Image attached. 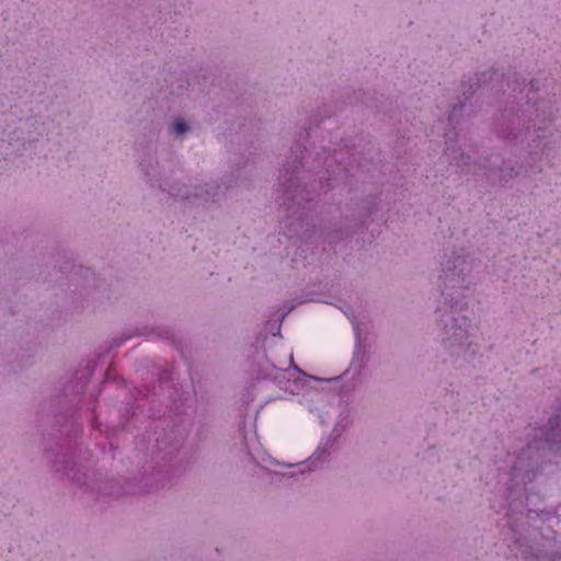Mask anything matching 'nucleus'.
I'll return each instance as SVG.
<instances>
[{
	"label": "nucleus",
	"instance_id": "f257e3e1",
	"mask_svg": "<svg viewBox=\"0 0 561 561\" xmlns=\"http://www.w3.org/2000/svg\"><path fill=\"white\" fill-rule=\"evenodd\" d=\"M58 428H53L44 438V453L55 472L60 473L87 490L110 496L136 495L162 489L174 474L173 460L180 450L179 440L171 442L164 434L157 437L150 462L144 468L140 479L110 481L92 479L90 468L75 460V449L80 428L73 419L57 416Z\"/></svg>",
	"mask_w": 561,
	"mask_h": 561
},
{
	"label": "nucleus",
	"instance_id": "f03ea898",
	"mask_svg": "<svg viewBox=\"0 0 561 561\" xmlns=\"http://www.w3.org/2000/svg\"><path fill=\"white\" fill-rule=\"evenodd\" d=\"M306 147L296 144L290 156L287 157L280 181L284 186V206L288 213L285 219V228L289 238H298L306 243H327L330 247L345 240L352 231L342 221H328L320 228L310 222L309 205L314 196L323 188L324 175L319 181L313 179L316 169L330 167L332 159L328 156L323 161L316 159L317 165L305 169Z\"/></svg>",
	"mask_w": 561,
	"mask_h": 561
},
{
	"label": "nucleus",
	"instance_id": "7ed1b4c3",
	"mask_svg": "<svg viewBox=\"0 0 561 561\" xmlns=\"http://www.w3.org/2000/svg\"><path fill=\"white\" fill-rule=\"evenodd\" d=\"M537 81L526 79L518 73H513L506 85L512 88L513 100L507 101L493 116L492 130L494 135L506 145L523 144L530 135L534 128L535 137L528 144V158L526 163L529 168L541 159L546 145H542L541 138L545 136V128L535 127L536 121H551L554 115V107L550 101L536 99L530 93H535Z\"/></svg>",
	"mask_w": 561,
	"mask_h": 561
},
{
	"label": "nucleus",
	"instance_id": "20e7f679",
	"mask_svg": "<svg viewBox=\"0 0 561 561\" xmlns=\"http://www.w3.org/2000/svg\"><path fill=\"white\" fill-rule=\"evenodd\" d=\"M444 300L436 308L437 324L442 330V342L451 354L459 356L471 344L468 342L471 319L463 312L467 310L465 295L459 291H442Z\"/></svg>",
	"mask_w": 561,
	"mask_h": 561
},
{
	"label": "nucleus",
	"instance_id": "39448f33",
	"mask_svg": "<svg viewBox=\"0 0 561 561\" xmlns=\"http://www.w3.org/2000/svg\"><path fill=\"white\" fill-rule=\"evenodd\" d=\"M472 268L473 260L466 250L461 249L444 253L440 260L439 274L442 285L444 286L442 291L448 293L447 289L449 288H466V282Z\"/></svg>",
	"mask_w": 561,
	"mask_h": 561
},
{
	"label": "nucleus",
	"instance_id": "423d86ee",
	"mask_svg": "<svg viewBox=\"0 0 561 561\" xmlns=\"http://www.w3.org/2000/svg\"><path fill=\"white\" fill-rule=\"evenodd\" d=\"M160 187L170 195L188 202H214L222 193L220 185L215 182L196 185L192 188L185 184L169 185L168 183L160 184Z\"/></svg>",
	"mask_w": 561,
	"mask_h": 561
},
{
	"label": "nucleus",
	"instance_id": "0eeeda50",
	"mask_svg": "<svg viewBox=\"0 0 561 561\" xmlns=\"http://www.w3.org/2000/svg\"><path fill=\"white\" fill-rule=\"evenodd\" d=\"M480 168L488 178L499 174V184L504 186L518 176L519 170L510 160H503L497 156H489L483 158Z\"/></svg>",
	"mask_w": 561,
	"mask_h": 561
},
{
	"label": "nucleus",
	"instance_id": "6e6552de",
	"mask_svg": "<svg viewBox=\"0 0 561 561\" xmlns=\"http://www.w3.org/2000/svg\"><path fill=\"white\" fill-rule=\"evenodd\" d=\"M503 73H500L496 69L491 68L481 72L480 75H477L474 82H463L461 88L465 102L470 100L479 89L486 87H490V90L494 91L495 93H504L505 91L503 90Z\"/></svg>",
	"mask_w": 561,
	"mask_h": 561
},
{
	"label": "nucleus",
	"instance_id": "1a4fd4ad",
	"mask_svg": "<svg viewBox=\"0 0 561 561\" xmlns=\"http://www.w3.org/2000/svg\"><path fill=\"white\" fill-rule=\"evenodd\" d=\"M96 362L94 359L88 360L83 367H80L73 378L65 387V396L71 397L69 400L72 403L81 401L87 385L94 373Z\"/></svg>",
	"mask_w": 561,
	"mask_h": 561
},
{
	"label": "nucleus",
	"instance_id": "9d476101",
	"mask_svg": "<svg viewBox=\"0 0 561 561\" xmlns=\"http://www.w3.org/2000/svg\"><path fill=\"white\" fill-rule=\"evenodd\" d=\"M445 137L447 145L445 153L447 154L449 163L451 165L457 167L458 169L461 170V172L466 174H477L478 170H482L480 168L481 162H472V159L469 154L465 153L460 149L455 148L451 145H448L449 134H446Z\"/></svg>",
	"mask_w": 561,
	"mask_h": 561
},
{
	"label": "nucleus",
	"instance_id": "9b49d317",
	"mask_svg": "<svg viewBox=\"0 0 561 561\" xmlns=\"http://www.w3.org/2000/svg\"><path fill=\"white\" fill-rule=\"evenodd\" d=\"M137 335H144V336L157 335L162 339H172L173 337V333L169 329L149 328V327L136 328L133 331L123 332L119 336L113 339L110 347L106 350V353H110L111 350H113L114 347H118L125 341L129 340L133 336H137Z\"/></svg>",
	"mask_w": 561,
	"mask_h": 561
},
{
	"label": "nucleus",
	"instance_id": "f8f14e48",
	"mask_svg": "<svg viewBox=\"0 0 561 561\" xmlns=\"http://www.w3.org/2000/svg\"><path fill=\"white\" fill-rule=\"evenodd\" d=\"M561 423L560 415H556L554 417L549 419L548 421V428L545 432V439L552 445H556L557 450H561V439H557V437L560 435L558 433V428Z\"/></svg>",
	"mask_w": 561,
	"mask_h": 561
},
{
	"label": "nucleus",
	"instance_id": "ddd939ff",
	"mask_svg": "<svg viewBox=\"0 0 561 561\" xmlns=\"http://www.w3.org/2000/svg\"><path fill=\"white\" fill-rule=\"evenodd\" d=\"M190 130H191L190 124L186 123L185 119L182 117L175 118L174 122L172 123V125L170 126L171 134L175 135L176 137H181Z\"/></svg>",
	"mask_w": 561,
	"mask_h": 561
},
{
	"label": "nucleus",
	"instance_id": "4468645a",
	"mask_svg": "<svg viewBox=\"0 0 561 561\" xmlns=\"http://www.w3.org/2000/svg\"><path fill=\"white\" fill-rule=\"evenodd\" d=\"M466 106L465 102L459 101L457 104H455L449 113L448 116V123L449 125L455 128L456 125L459 124L460 117L462 115V111Z\"/></svg>",
	"mask_w": 561,
	"mask_h": 561
},
{
	"label": "nucleus",
	"instance_id": "2eb2a0df",
	"mask_svg": "<svg viewBox=\"0 0 561 561\" xmlns=\"http://www.w3.org/2000/svg\"><path fill=\"white\" fill-rule=\"evenodd\" d=\"M135 405L127 404L125 411L122 413L121 421L118 424L113 426V430H117L118 427H124L125 424L130 420V417L135 414Z\"/></svg>",
	"mask_w": 561,
	"mask_h": 561
},
{
	"label": "nucleus",
	"instance_id": "dca6fc26",
	"mask_svg": "<svg viewBox=\"0 0 561 561\" xmlns=\"http://www.w3.org/2000/svg\"><path fill=\"white\" fill-rule=\"evenodd\" d=\"M354 330L356 333V345H355V352H354V360L360 359V362H362L365 352L362 351V339H360V333L358 330V324L354 325Z\"/></svg>",
	"mask_w": 561,
	"mask_h": 561
},
{
	"label": "nucleus",
	"instance_id": "f3484780",
	"mask_svg": "<svg viewBox=\"0 0 561 561\" xmlns=\"http://www.w3.org/2000/svg\"><path fill=\"white\" fill-rule=\"evenodd\" d=\"M526 515L528 518H533V514H535L537 517H539L541 520H548L551 517V512L547 510L536 511L531 508L526 510Z\"/></svg>",
	"mask_w": 561,
	"mask_h": 561
},
{
	"label": "nucleus",
	"instance_id": "a211bd4d",
	"mask_svg": "<svg viewBox=\"0 0 561 561\" xmlns=\"http://www.w3.org/2000/svg\"><path fill=\"white\" fill-rule=\"evenodd\" d=\"M324 454H327L325 448H318V450L316 451V457L313 456L310 458V466L314 463L316 459H320Z\"/></svg>",
	"mask_w": 561,
	"mask_h": 561
},
{
	"label": "nucleus",
	"instance_id": "6ab92c4d",
	"mask_svg": "<svg viewBox=\"0 0 561 561\" xmlns=\"http://www.w3.org/2000/svg\"><path fill=\"white\" fill-rule=\"evenodd\" d=\"M168 380H169L168 373H167V371H163V373L159 376V381L162 383V382H167Z\"/></svg>",
	"mask_w": 561,
	"mask_h": 561
},
{
	"label": "nucleus",
	"instance_id": "aec40b11",
	"mask_svg": "<svg viewBox=\"0 0 561 561\" xmlns=\"http://www.w3.org/2000/svg\"><path fill=\"white\" fill-rule=\"evenodd\" d=\"M514 512V507H513V504L510 503V506H508V511H507V515L511 516Z\"/></svg>",
	"mask_w": 561,
	"mask_h": 561
},
{
	"label": "nucleus",
	"instance_id": "412c9836",
	"mask_svg": "<svg viewBox=\"0 0 561 561\" xmlns=\"http://www.w3.org/2000/svg\"><path fill=\"white\" fill-rule=\"evenodd\" d=\"M275 325L277 327V333H276V334H278V335H279V334H280V322H278V323H277V322L273 323V327H275Z\"/></svg>",
	"mask_w": 561,
	"mask_h": 561
},
{
	"label": "nucleus",
	"instance_id": "4be33fe9",
	"mask_svg": "<svg viewBox=\"0 0 561 561\" xmlns=\"http://www.w3.org/2000/svg\"><path fill=\"white\" fill-rule=\"evenodd\" d=\"M92 427H94V428H99L100 427V424L96 422L95 419L92 422Z\"/></svg>",
	"mask_w": 561,
	"mask_h": 561
},
{
	"label": "nucleus",
	"instance_id": "5701e85b",
	"mask_svg": "<svg viewBox=\"0 0 561 561\" xmlns=\"http://www.w3.org/2000/svg\"><path fill=\"white\" fill-rule=\"evenodd\" d=\"M111 374H112V368H110L106 374H105V378L108 379L111 377Z\"/></svg>",
	"mask_w": 561,
	"mask_h": 561
},
{
	"label": "nucleus",
	"instance_id": "b1692460",
	"mask_svg": "<svg viewBox=\"0 0 561 561\" xmlns=\"http://www.w3.org/2000/svg\"><path fill=\"white\" fill-rule=\"evenodd\" d=\"M330 188V183H327V188L325 191H328Z\"/></svg>",
	"mask_w": 561,
	"mask_h": 561
}]
</instances>
